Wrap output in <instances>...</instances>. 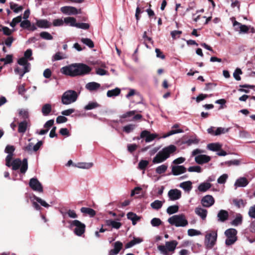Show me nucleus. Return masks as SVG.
<instances>
[{"label":"nucleus","mask_w":255,"mask_h":255,"mask_svg":"<svg viewBox=\"0 0 255 255\" xmlns=\"http://www.w3.org/2000/svg\"><path fill=\"white\" fill-rule=\"evenodd\" d=\"M51 106L49 104H46L42 106L41 111L43 115L45 116L48 115L51 112Z\"/></svg>","instance_id":"obj_30"},{"label":"nucleus","mask_w":255,"mask_h":255,"mask_svg":"<svg viewBox=\"0 0 255 255\" xmlns=\"http://www.w3.org/2000/svg\"><path fill=\"white\" fill-rule=\"evenodd\" d=\"M20 26L23 28L28 29L31 26V22L29 20L26 19L22 21H21Z\"/></svg>","instance_id":"obj_56"},{"label":"nucleus","mask_w":255,"mask_h":255,"mask_svg":"<svg viewBox=\"0 0 255 255\" xmlns=\"http://www.w3.org/2000/svg\"><path fill=\"white\" fill-rule=\"evenodd\" d=\"M195 213L196 215L200 216L202 219L205 220L206 218L208 211L206 209H203L200 207H197L195 209Z\"/></svg>","instance_id":"obj_20"},{"label":"nucleus","mask_w":255,"mask_h":255,"mask_svg":"<svg viewBox=\"0 0 255 255\" xmlns=\"http://www.w3.org/2000/svg\"><path fill=\"white\" fill-rule=\"evenodd\" d=\"M75 167L83 169H89L93 166L92 162H79L77 164L74 165Z\"/></svg>","instance_id":"obj_32"},{"label":"nucleus","mask_w":255,"mask_h":255,"mask_svg":"<svg viewBox=\"0 0 255 255\" xmlns=\"http://www.w3.org/2000/svg\"><path fill=\"white\" fill-rule=\"evenodd\" d=\"M167 169V166L165 164H162L161 165L158 166L156 168L155 171L157 174H161L165 173V171H166Z\"/></svg>","instance_id":"obj_47"},{"label":"nucleus","mask_w":255,"mask_h":255,"mask_svg":"<svg viewBox=\"0 0 255 255\" xmlns=\"http://www.w3.org/2000/svg\"><path fill=\"white\" fill-rule=\"evenodd\" d=\"M170 34L172 38L175 39L180 37V35L182 34V31L179 30H174L172 31Z\"/></svg>","instance_id":"obj_61"},{"label":"nucleus","mask_w":255,"mask_h":255,"mask_svg":"<svg viewBox=\"0 0 255 255\" xmlns=\"http://www.w3.org/2000/svg\"><path fill=\"white\" fill-rule=\"evenodd\" d=\"M121 93V89L119 88H116L114 89L109 90L107 93V96L108 97L117 96Z\"/></svg>","instance_id":"obj_31"},{"label":"nucleus","mask_w":255,"mask_h":255,"mask_svg":"<svg viewBox=\"0 0 255 255\" xmlns=\"http://www.w3.org/2000/svg\"><path fill=\"white\" fill-rule=\"evenodd\" d=\"M92 68L84 63H75L63 67L60 72L63 74L72 77L84 76L91 71Z\"/></svg>","instance_id":"obj_1"},{"label":"nucleus","mask_w":255,"mask_h":255,"mask_svg":"<svg viewBox=\"0 0 255 255\" xmlns=\"http://www.w3.org/2000/svg\"><path fill=\"white\" fill-rule=\"evenodd\" d=\"M211 187V184L208 182H204L198 186V190L201 192H205Z\"/></svg>","instance_id":"obj_36"},{"label":"nucleus","mask_w":255,"mask_h":255,"mask_svg":"<svg viewBox=\"0 0 255 255\" xmlns=\"http://www.w3.org/2000/svg\"><path fill=\"white\" fill-rule=\"evenodd\" d=\"M101 87V85L95 82H92L87 83L86 85V88L90 91L97 90Z\"/></svg>","instance_id":"obj_22"},{"label":"nucleus","mask_w":255,"mask_h":255,"mask_svg":"<svg viewBox=\"0 0 255 255\" xmlns=\"http://www.w3.org/2000/svg\"><path fill=\"white\" fill-rule=\"evenodd\" d=\"M242 74H243V72L241 70V69L239 68H237L235 70L234 73H233V76L236 80L240 81L241 79V78L240 76V75H241Z\"/></svg>","instance_id":"obj_53"},{"label":"nucleus","mask_w":255,"mask_h":255,"mask_svg":"<svg viewBox=\"0 0 255 255\" xmlns=\"http://www.w3.org/2000/svg\"><path fill=\"white\" fill-rule=\"evenodd\" d=\"M240 87L243 88H240L238 89V91L241 92H245L246 93H249L250 91L249 90L244 89L243 88H250L254 89L255 88V85H248V84H244L240 85Z\"/></svg>","instance_id":"obj_40"},{"label":"nucleus","mask_w":255,"mask_h":255,"mask_svg":"<svg viewBox=\"0 0 255 255\" xmlns=\"http://www.w3.org/2000/svg\"><path fill=\"white\" fill-rule=\"evenodd\" d=\"M210 156L205 154H200L195 157V162L199 164L207 163L211 160Z\"/></svg>","instance_id":"obj_14"},{"label":"nucleus","mask_w":255,"mask_h":255,"mask_svg":"<svg viewBox=\"0 0 255 255\" xmlns=\"http://www.w3.org/2000/svg\"><path fill=\"white\" fill-rule=\"evenodd\" d=\"M230 128H218L215 130V135H219L221 134L225 133L229 131Z\"/></svg>","instance_id":"obj_48"},{"label":"nucleus","mask_w":255,"mask_h":255,"mask_svg":"<svg viewBox=\"0 0 255 255\" xmlns=\"http://www.w3.org/2000/svg\"><path fill=\"white\" fill-rule=\"evenodd\" d=\"M100 107V105L96 102H89L84 107L85 110H91L92 109H96Z\"/></svg>","instance_id":"obj_35"},{"label":"nucleus","mask_w":255,"mask_h":255,"mask_svg":"<svg viewBox=\"0 0 255 255\" xmlns=\"http://www.w3.org/2000/svg\"><path fill=\"white\" fill-rule=\"evenodd\" d=\"M162 223V221L159 218H154L151 221V224L153 227H158Z\"/></svg>","instance_id":"obj_57"},{"label":"nucleus","mask_w":255,"mask_h":255,"mask_svg":"<svg viewBox=\"0 0 255 255\" xmlns=\"http://www.w3.org/2000/svg\"><path fill=\"white\" fill-rule=\"evenodd\" d=\"M34 199L39 203L41 204L42 206L48 208L49 205L48 204H47L45 201L43 200L39 197H38L36 196H34Z\"/></svg>","instance_id":"obj_58"},{"label":"nucleus","mask_w":255,"mask_h":255,"mask_svg":"<svg viewBox=\"0 0 255 255\" xmlns=\"http://www.w3.org/2000/svg\"><path fill=\"white\" fill-rule=\"evenodd\" d=\"M249 183V182L246 178L241 177L237 180L235 183V186L237 187H245Z\"/></svg>","instance_id":"obj_24"},{"label":"nucleus","mask_w":255,"mask_h":255,"mask_svg":"<svg viewBox=\"0 0 255 255\" xmlns=\"http://www.w3.org/2000/svg\"><path fill=\"white\" fill-rule=\"evenodd\" d=\"M81 41L90 48H92L94 47L93 41L90 38H82Z\"/></svg>","instance_id":"obj_41"},{"label":"nucleus","mask_w":255,"mask_h":255,"mask_svg":"<svg viewBox=\"0 0 255 255\" xmlns=\"http://www.w3.org/2000/svg\"><path fill=\"white\" fill-rule=\"evenodd\" d=\"M162 202L161 201L156 200L151 203L150 206L153 209L159 210L162 206Z\"/></svg>","instance_id":"obj_42"},{"label":"nucleus","mask_w":255,"mask_h":255,"mask_svg":"<svg viewBox=\"0 0 255 255\" xmlns=\"http://www.w3.org/2000/svg\"><path fill=\"white\" fill-rule=\"evenodd\" d=\"M40 36L46 40H52L53 39V36L48 32L43 31L40 33Z\"/></svg>","instance_id":"obj_51"},{"label":"nucleus","mask_w":255,"mask_h":255,"mask_svg":"<svg viewBox=\"0 0 255 255\" xmlns=\"http://www.w3.org/2000/svg\"><path fill=\"white\" fill-rule=\"evenodd\" d=\"M233 203L238 208L244 207L246 204L243 199H234L233 200Z\"/></svg>","instance_id":"obj_43"},{"label":"nucleus","mask_w":255,"mask_h":255,"mask_svg":"<svg viewBox=\"0 0 255 255\" xmlns=\"http://www.w3.org/2000/svg\"><path fill=\"white\" fill-rule=\"evenodd\" d=\"M243 217L241 214H238L236 217L232 221V224L234 226H238L242 223Z\"/></svg>","instance_id":"obj_39"},{"label":"nucleus","mask_w":255,"mask_h":255,"mask_svg":"<svg viewBox=\"0 0 255 255\" xmlns=\"http://www.w3.org/2000/svg\"><path fill=\"white\" fill-rule=\"evenodd\" d=\"M71 226H75L74 234L78 236H81L85 232L86 225L77 220H73L71 223Z\"/></svg>","instance_id":"obj_9"},{"label":"nucleus","mask_w":255,"mask_h":255,"mask_svg":"<svg viewBox=\"0 0 255 255\" xmlns=\"http://www.w3.org/2000/svg\"><path fill=\"white\" fill-rule=\"evenodd\" d=\"M18 115L23 121H30L29 119V113L24 109H20L18 111Z\"/></svg>","instance_id":"obj_28"},{"label":"nucleus","mask_w":255,"mask_h":255,"mask_svg":"<svg viewBox=\"0 0 255 255\" xmlns=\"http://www.w3.org/2000/svg\"><path fill=\"white\" fill-rule=\"evenodd\" d=\"M142 241L143 240L141 238L133 237L132 240L130 241L125 245V248L126 249L131 248L135 245L139 244L141 243Z\"/></svg>","instance_id":"obj_23"},{"label":"nucleus","mask_w":255,"mask_h":255,"mask_svg":"<svg viewBox=\"0 0 255 255\" xmlns=\"http://www.w3.org/2000/svg\"><path fill=\"white\" fill-rule=\"evenodd\" d=\"M36 25L39 28H49L51 24L46 19H39L36 21Z\"/></svg>","instance_id":"obj_21"},{"label":"nucleus","mask_w":255,"mask_h":255,"mask_svg":"<svg viewBox=\"0 0 255 255\" xmlns=\"http://www.w3.org/2000/svg\"><path fill=\"white\" fill-rule=\"evenodd\" d=\"M135 125L133 124H129L125 126L123 128V131L127 133H129L135 128Z\"/></svg>","instance_id":"obj_49"},{"label":"nucleus","mask_w":255,"mask_h":255,"mask_svg":"<svg viewBox=\"0 0 255 255\" xmlns=\"http://www.w3.org/2000/svg\"><path fill=\"white\" fill-rule=\"evenodd\" d=\"M22 19V17L21 15L18 16L15 18H13L10 23V26L14 27L17 23L21 22Z\"/></svg>","instance_id":"obj_52"},{"label":"nucleus","mask_w":255,"mask_h":255,"mask_svg":"<svg viewBox=\"0 0 255 255\" xmlns=\"http://www.w3.org/2000/svg\"><path fill=\"white\" fill-rule=\"evenodd\" d=\"M208 148L213 151H220L222 148V145L219 143H212L208 144L207 145Z\"/></svg>","instance_id":"obj_27"},{"label":"nucleus","mask_w":255,"mask_h":255,"mask_svg":"<svg viewBox=\"0 0 255 255\" xmlns=\"http://www.w3.org/2000/svg\"><path fill=\"white\" fill-rule=\"evenodd\" d=\"M29 187L34 191L39 192H43V187L36 178H32L29 182Z\"/></svg>","instance_id":"obj_10"},{"label":"nucleus","mask_w":255,"mask_h":255,"mask_svg":"<svg viewBox=\"0 0 255 255\" xmlns=\"http://www.w3.org/2000/svg\"><path fill=\"white\" fill-rule=\"evenodd\" d=\"M10 8L12 9L14 12L18 13L23 10V7L21 5L18 6L16 3L13 2H10L9 3Z\"/></svg>","instance_id":"obj_29"},{"label":"nucleus","mask_w":255,"mask_h":255,"mask_svg":"<svg viewBox=\"0 0 255 255\" xmlns=\"http://www.w3.org/2000/svg\"><path fill=\"white\" fill-rule=\"evenodd\" d=\"M127 218L128 219L132 221L133 225H135L136 222L139 219V218L133 212H129L127 214Z\"/></svg>","instance_id":"obj_33"},{"label":"nucleus","mask_w":255,"mask_h":255,"mask_svg":"<svg viewBox=\"0 0 255 255\" xmlns=\"http://www.w3.org/2000/svg\"><path fill=\"white\" fill-rule=\"evenodd\" d=\"M149 164V162L146 160H141L138 165V167L140 170H145L147 165Z\"/></svg>","instance_id":"obj_50"},{"label":"nucleus","mask_w":255,"mask_h":255,"mask_svg":"<svg viewBox=\"0 0 255 255\" xmlns=\"http://www.w3.org/2000/svg\"><path fill=\"white\" fill-rule=\"evenodd\" d=\"M0 62H3L4 65L10 64L13 62V55L12 54L6 55L5 58H1Z\"/></svg>","instance_id":"obj_38"},{"label":"nucleus","mask_w":255,"mask_h":255,"mask_svg":"<svg viewBox=\"0 0 255 255\" xmlns=\"http://www.w3.org/2000/svg\"><path fill=\"white\" fill-rule=\"evenodd\" d=\"M20 168L21 173L24 174L28 168V162L26 158H24L22 161L20 158H16L12 161V169L16 170Z\"/></svg>","instance_id":"obj_4"},{"label":"nucleus","mask_w":255,"mask_h":255,"mask_svg":"<svg viewBox=\"0 0 255 255\" xmlns=\"http://www.w3.org/2000/svg\"><path fill=\"white\" fill-rule=\"evenodd\" d=\"M18 132L20 133H24L27 130L28 127L30 126V121H22L18 122Z\"/></svg>","instance_id":"obj_15"},{"label":"nucleus","mask_w":255,"mask_h":255,"mask_svg":"<svg viewBox=\"0 0 255 255\" xmlns=\"http://www.w3.org/2000/svg\"><path fill=\"white\" fill-rule=\"evenodd\" d=\"M201 203L203 207L209 208L214 204L215 200L212 196L207 195L202 198Z\"/></svg>","instance_id":"obj_12"},{"label":"nucleus","mask_w":255,"mask_h":255,"mask_svg":"<svg viewBox=\"0 0 255 255\" xmlns=\"http://www.w3.org/2000/svg\"><path fill=\"white\" fill-rule=\"evenodd\" d=\"M157 137V134L155 133H150V132L147 130H144L140 133V136L138 137L137 139L145 138V141L146 142H149L153 140L155 138Z\"/></svg>","instance_id":"obj_11"},{"label":"nucleus","mask_w":255,"mask_h":255,"mask_svg":"<svg viewBox=\"0 0 255 255\" xmlns=\"http://www.w3.org/2000/svg\"><path fill=\"white\" fill-rule=\"evenodd\" d=\"M78 98L76 91L69 90L64 93L61 98L62 103L64 105H69L75 102Z\"/></svg>","instance_id":"obj_5"},{"label":"nucleus","mask_w":255,"mask_h":255,"mask_svg":"<svg viewBox=\"0 0 255 255\" xmlns=\"http://www.w3.org/2000/svg\"><path fill=\"white\" fill-rule=\"evenodd\" d=\"M189 172H196L200 173L202 171V169L199 166H190L188 168Z\"/></svg>","instance_id":"obj_59"},{"label":"nucleus","mask_w":255,"mask_h":255,"mask_svg":"<svg viewBox=\"0 0 255 255\" xmlns=\"http://www.w3.org/2000/svg\"><path fill=\"white\" fill-rule=\"evenodd\" d=\"M61 11L64 13L69 14H76L78 13V10L74 7L65 6L61 8Z\"/></svg>","instance_id":"obj_19"},{"label":"nucleus","mask_w":255,"mask_h":255,"mask_svg":"<svg viewBox=\"0 0 255 255\" xmlns=\"http://www.w3.org/2000/svg\"><path fill=\"white\" fill-rule=\"evenodd\" d=\"M29 71V69H28L26 67H23V69H20L18 67L14 69L15 73L20 75V79L23 76L25 73H27Z\"/></svg>","instance_id":"obj_34"},{"label":"nucleus","mask_w":255,"mask_h":255,"mask_svg":"<svg viewBox=\"0 0 255 255\" xmlns=\"http://www.w3.org/2000/svg\"><path fill=\"white\" fill-rule=\"evenodd\" d=\"M32 54V50L28 49L25 51L23 57L25 58L27 60H31L32 59V58H31Z\"/></svg>","instance_id":"obj_63"},{"label":"nucleus","mask_w":255,"mask_h":255,"mask_svg":"<svg viewBox=\"0 0 255 255\" xmlns=\"http://www.w3.org/2000/svg\"><path fill=\"white\" fill-rule=\"evenodd\" d=\"M168 196L170 200H176L181 198V192L177 189H171L168 192Z\"/></svg>","instance_id":"obj_13"},{"label":"nucleus","mask_w":255,"mask_h":255,"mask_svg":"<svg viewBox=\"0 0 255 255\" xmlns=\"http://www.w3.org/2000/svg\"><path fill=\"white\" fill-rule=\"evenodd\" d=\"M218 221L224 222L228 220L229 218L228 212L226 210H221L217 214Z\"/></svg>","instance_id":"obj_18"},{"label":"nucleus","mask_w":255,"mask_h":255,"mask_svg":"<svg viewBox=\"0 0 255 255\" xmlns=\"http://www.w3.org/2000/svg\"><path fill=\"white\" fill-rule=\"evenodd\" d=\"M76 27L83 29H88L89 28L90 25L87 23H77Z\"/></svg>","instance_id":"obj_62"},{"label":"nucleus","mask_w":255,"mask_h":255,"mask_svg":"<svg viewBox=\"0 0 255 255\" xmlns=\"http://www.w3.org/2000/svg\"><path fill=\"white\" fill-rule=\"evenodd\" d=\"M177 149V147L174 145H170L159 151L153 158L152 162L154 164L159 163L166 160L171 154L173 153Z\"/></svg>","instance_id":"obj_2"},{"label":"nucleus","mask_w":255,"mask_h":255,"mask_svg":"<svg viewBox=\"0 0 255 255\" xmlns=\"http://www.w3.org/2000/svg\"><path fill=\"white\" fill-rule=\"evenodd\" d=\"M172 173L175 176L184 173L186 171V168L183 165H175L172 167Z\"/></svg>","instance_id":"obj_17"},{"label":"nucleus","mask_w":255,"mask_h":255,"mask_svg":"<svg viewBox=\"0 0 255 255\" xmlns=\"http://www.w3.org/2000/svg\"><path fill=\"white\" fill-rule=\"evenodd\" d=\"M178 243L176 241L173 240L165 243V246L159 245L157 248L158 250L164 255H168V252H173L176 249Z\"/></svg>","instance_id":"obj_6"},{"label":"nucleus","mask_w":255,"mask_h":255,"mask_svg":"<svg viewBox=\"0 0 255 255\" xmlns=\"http://www.w3.org/2000/svg\"><path fill=\"white\" fill-rule=\"evenodd\" d=\"M233 26L235 27V29L237 30H238V28H239L240 33H248L250 30V27L248 26L242 24L241 23L235 20L233 22Z\"/></svg>","instance_id":"obj_16"},{"label":"nucleus","mask_w":255,"mask_h":255,"mask_svg":"<svg viewBox=\"0 0 255 255\" xmlns=\"http://www.w3.org/2000/svg\"><path fill=\"white\" fill-rule=\"evenodd\" d=\"M217 238V233L211 231L205 236V244L208 249H211L215 245Z\"/></svg>","instance_id":"obj_7"},{"label":"nucleus","mask_w":255,"mask_h":255,"mask_svg":"<svg viewBox=\"0 0 255 255\" xmlns=\"http://www.w3.org/2000/svg\"><path fill=\"white\" fill-rule=\"evenodd\" d=\"M237 231L233 228L229 229L225 231V234L227 238L225 242L226 245L230 246L235 243L237 240Z\"/></svg>","instance_id":"obj_8"},{"label":"nucleus","mask_w":255,"mask_h":255,"mask_svg":"<svg viewBox=\"0 0 255 255\" xmlns=\"http://www.w3.org/2000/svg\"><path fill=\"white\" fill-rule=\"evenodd\" d=\"M241 160L240 159H234L233 160L227 161L225 163L229 166L231 165L238 166L241 164Z\"/></svg>","instance_id":"obj_55"},{"label":"nucleus","mask_w":255,"mask_h":255,"mask_svg":"<svg viewBox=\"0 0 255 255\" xmlns=\"http://www.w3.org/2000/svg\"><path fill=\"white\" fill-rule=\"evenodd\" d=\"M180 187L185 191L189 192L192 188V183L190 181H185L180 184Z\"/></svg>","instance_id":"obj_25"},{"label":"nucleus","mask_w":255,"mask_h":255,"mask_svg":"<svg viewBox=\"0 0 255 255\" xmlns=\"http://www.w3.org/2000/svg\"><path fill=\"white\" fill-rule=\"evenodd\" d=\"M1 29H0V31H2L4 35L10 36L11 34L14 31V29H10L6 26H1Z\"/></svg>","instance_id":"obj_46"},{"label":"nucleus","mask_w":255,"mask_h":255,"mask_svg":"<svg viewBox=\"0 0 255 255\" xmlns=\"http://www.w3.org/2000/svg\"><path fill=\"white\" fill-rule=\"evenodd\" d=\"M17 63L24 67H26L28 69H29L30 64L28 62V60L24 57H21L17 60Z\"/></svg>","instance_id":"obj_37"},{"label":"nucleus","mask_w":255,"mask_h":255,"mask_svg":"<svg viewBox=\"0 0 255 255\" xmlns=\"http://www.w3.org/2000/svg\"><path fill=\"white\" fill-rule=\"evenodd\" d=\"M168 222L176 227H185L188 225V221L183 214L174 215L168 219Z\"/></svg>","instance_id":"obj_3"},{"label":"nucleus","mask_w":255,"mask_h":255,"mask_svg":"<svg viewBox=\"0 0 255 255\" xmlns=\"http://www.w3.org/2000/svg\"><path fill=\"white\" fill-rule=\"evenodd\" d=\"M228 177V175L227 174H224L218 178L217 182L219 184H224L226 182Z\"/></svg>","instance_id":"obj_60"},{"label":"nucleus","mask_w":255,"mask_h":255,"mask_svg":"<svg viewBox=\"0 0 255 255\" xmlns=\"http://www.w3.org/2000/svg\"><path fill=\"white\" fill-rule=\"evenodd\" d=\"M64 21L66 24H70L71 26H75L77 24L76 20L75 18L72 17H66L64 19Z\"/></svg>","instance_id":"obj_45"},{"label":"nucleus","mask_w":255,"mask_h":255,"mask_svg":"<svg viewBox=\"0 0 255 255\" xmlns=\"http://www.w3.org/2000/svg\"><path fill=\"white\" fill-rule=\"evenodd\" d=\"M136 112V111H128V112L126 113L125 114H123L122 116H121L120 118L121 119H126V118L133 117V116H134L135 115Z\"/></svg>","instance_id":"obj_54"},{"label":"nucleus","mask_w":255,"mask_h":255,"mask_svg":"<svg viewBox=\"0 0 255 255\" xmlns=\"http://www.w3.org/2000/svg\"><path fill=\"white\" fill-rule=\"evenodd\" d=\"M80 210L82 213L89 215L91 217H94L96 214V211L90 208L82 207Z\"/></svg>","instance_id":"obj_26"},{"label":"nucleus","mask_w":255,"mask_h":255,"mask_svg":"<svg viewBox=\"0 0 255 255\" xmlns=\"http://www.w3.org/2000/svg\"><path fill=\"white\" fill-rule=\"evenodd\" d=\"M179 210V207L177 205H173L170 206L168 207L167 209V213L171 215L174 213H177L178 211Z\"/></svg>","instance_id":"obj_44"},{"label":"nucleus","mask_w":255,"mask_h":255,"mask_svg":"<svg viewBox=\"0 0 255 255\" xmlns=\"http://www.w3.org/2000/svg\"><path fill=\"white\" fill-rule=\"evenodd\" d=\"M14 40L12 36L7 37L4 41V44L7 46L10 47L11 46L12 43Z\"/></svg>","instance_id":"obj_64"}]
</instances>
